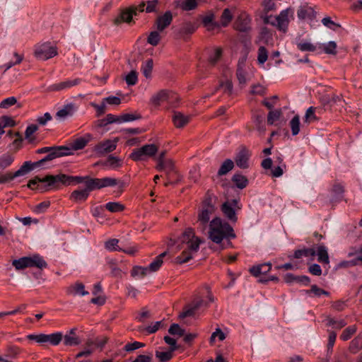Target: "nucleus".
<instances>
[{
	"label": "nucleus",
	"instance_id": "6ab92c4d",
	"mask_svg": "<svg viewBox=\"0 0 362 362\" xmlns=\"http://www.w3.org/2000/svg\"><path fill=\"white\" fill-rule=\"evenodd\" d=\"M76 110V107L74 103L66 104L63 108L57 112L56 117L59 119H65L69 117L73 116Z\"/></svg>",
	"mask_w": 362,
	"mask_h": 362
},
{
	"label": "nucleus",
	"instance_id": "412c9836",
	"mask_svg": "<svg viewBox=\"0 0 362 362\" xmlns=\"http://www.w3.org/2000/svg\"><path fill=\"white\" fill-rule=\"evenodd\" d=\"M89 193L90 192L86 187L84 189H76L73 191L70 194V199L76 203L83 202L88 199Z\"/></svg>",
	"mask_w": 362,
	"mask_h": 362
},
{
	"label": "nucleus",
	"instance_id": "393cba45",
	"mask_svg": "<svg viewBox=\"0 0 362 362\" xmlns=\"http://www.w3.org/2000/svg\"><path fill=\"white\" fill-rule=\"evenodd\" d=\"M190 117L185 115L181 112H175L173 117V121L177 128H182L189 123Z\"/></svg>",
	"mask_w": 362,
	"mask_h": 362
},
{
	"label": "nucleus",
	"instance_id": "774afa93",
	"mask_svg": "<svg viewBox=\"0 0 362 362\" xmlns=\"http://www.w3.org/2000/svg\"><path fill=\"white\" fill-rule=\"evenodd\" d=\"M168 332L172 335H178L180 337L185 334V330L182 329L178 324H173L170 327Z\"/></svg>",
	"mask_w": 362,
	"mask_h": 362
},
{
	"label": "nucleus",
	"instance_id": "052dcab7",
	"mask_svg": "<svg viewBox=\"0 0 362 362\" xmlns=\"http://www.w3.org/2000/svg\"><path fill=\"white\" fill-rule=\"evenodd\" d=\"M21 352L19 347L14 345H8L6 347V356L11 358H16Z\"/></svg>",
	"mask_w": 362,
	"mask_h": 362
},
{
	"label": "nucleus",
	"instance_id": "79ce46f5",
	"mask_svg": "<svg viewBox=\"0 0 362 362\" xmlns=\"http://www.w3.org/2000/svg\"><path fill=\"white\" fill-rule=\"evenodd\" d=\"M327 325L332 326L334 329H340L346 325V322L344 320H334L332 317H327L326 319Z\"/></svg>",
	"mask_w": 362,
	"mask_h": 362
},
{
	"label": "nucleus",
	"instance_id": "7ed1b4c3",
	"mask_svg": "<svg viewBox=\"0 0 362 362\" xmlns=\"http://www.w3.org/2000/svg\"><path fill=\"white\" fill-rule=\"evenodd\" d=\"M36 153L38 154L42 153H48L45 158L42 159L35 162L31 163L33 166V169L34 167L40 166V165L47 162L57 158H59L64 156H69L71 153V149L66 146H47L39 148L36 151Z\"/></svg>",
	"mask_w": 362,
	"mask_h": 362
},
{
	"label": "nucleus",
	"instance_id": "c03bdc74",
	"mask_svg": "<svg viewBox=\"0 0 362 362\" xmlns=\"http://www.w3.org/2000/svg\"><path fill=\"white\" fill-rule=\"evenodd\" d=\"M357 327L356 325H351L346 327L340 335V339L343 341H347L356 333Z\"/></svg>",
	"mask_w": 362,
	"mask_h": 362
},
{
	"label": "nucleus",
	"instance_id": "aec40b11",
	"mask_svg": "<svg viewBox=\"0 0 362 362\" xmlns=\"http://www.w3.org/2000/svg\"><path fill=\"white\" fill-rule=\"evenodd\" d=\"M137 8H129L123 11L120 16L115 20V24L121 23L122 22L130 23L132 20L133 15H136Z\"/></svg>",
	"mask_w": 362,
	"mask_h": 362
},
{
	"label": "nucleus",
	"instance_id": "ddd939ff",
	"mask_svg": "<svg viewBox=\"0 0 362 362\" xmlns=\"http://www.w3.org/2000/svg\"><path fill=\"white\" fill-rule=\"evenodd\" d=\"M251 18L246 13H241L236 18L233 27L240 32H247L250 30Z\"/></svg>",
	"mask_w": 362,
	"mask_h": 362
},
{
	"label": "nucleus",
	"instance_id": "e433bc0d",
	"mask_svg": "<svg viewBox=\"0 0 362 362\" xmlns=\"http://www.w3.org/2000/svg\"><path fill=\"white\" fill-rule=\"evenodd\" d=\"M86 187L89 192L101 189L100 178H91L88 177L86 182Z\"/></svg>",
	"mask_w": 362,
	"mask_h": 362
},
{
	"label": "nucleus",
	"instance_id": "f8f14e48",
	"mask_svg": "<svg viewBox=\"0 0 362 362\" xmlns=\"http://www.w3.org/2000/svg\"><path fill=\"white\" fill-rule=\"evenodd\" d=\"M235 208L240 209L238 202L236 199H233L231 202H226L223 203L221 206V211L223 214L233 222H236L238 219Z\"/></svg>",
	"mask_w": 362,
	"mask_h": 362
},
{
	"label": "nucleus",
	"instance_id": "a878e982",
	"mask_svg": "<svg viewBox=\"0 0 362 362\" xmlns=\"http://www.w3.org/2000/svg\"><path fill=\"white\" fill-rule=\"evenodd\" d=\"M272 269V264L270 263H266L254 266L250 269V272L256 277L259 276L262 274H266Z\"/></svg>",
	"mask_w": 362,
	"mask_h": 362
},
{
	"label": "nucleus",
	"instance_id": "ea45409f",
	"mask_svg": "<svg viewBox=\"0 0 362 362\" xmlns=\"http://www.w3.org/2000/svg\"><path fill=\"white\" fill-rule=\"evenodd\" d=\"M105 209L112 213H117L123 211L125 206L119 202H108L105 204Z\"/></svg>",
	"mask_w": 362,
	"mask_h": 362
},
{
	"label": "nucleus",
	"instance_id": "bb28decb",
	"mask_svg": "<svg viewBox=\"0 0 362 362\" xmlns=\"http://www.w3.org/2000/svg\"><path fill=\"white\" fill-rule=\"evenodd\" d=\"M29 267H37L39 269H44L47 267V262L39 255H35L32 257H28Z\"/></svg>",
	"mask_w": 362,
	"mask_h": 362
},
{
	"label": "nucleus",
	"instance_id": "f3484780",
	"mask_svg": "<svg viewBox=\"0 0 362 362\" xmlns=\"http://www.w3.org/2000/svg\"><path fill=\"white\" fill-rule=\"evenodd\" d=\"M81 82L80 78H75L74 80H68L66 81H62L58 83L52 84L49 86V89L50 91H60L64 89L71 88L72 86L78 85Z\"/></svg>",
	"mask_w": 362,
	"mask_h": 362
},
{
	"label": "nucleus",
	"instance_id": "f257e3e1",
	"mask_svg": "<svg viewBox=\"0 0 362 362\" xmlns=\"http://www.w3.org/2000/svg\"><path fill=\"white\" fill-rule=\"evenodd\" d=\"M89 176H71L65 174L56 175H47L41 178L35 176L29 180L27 186L31 189H37L40 192H47L52 189H59L62 186H69L73 183H82L87 182Z\"/></svg>",
	"mask_w": 362,
	"mask_h": 362
},
{
	"label": "nucleus",
	"instance_id": "13d9d810",
	"mask_svg": "<svg viewBox=\"0 0 362 362\" xmlns=\"http://www.w3.org/2000/svg\"><path fill=\"white\" fill-rule=\"evenodd\" d=\"M141 118V115L139 113H126L120 116V123L132 122Z\"/></svg>",
	"mask_w": 362,
	"mask_h": 362
},
{
	"label": "nucleus",
	"instance_id": "4be33fe9",
	"mask_svg": "<svg viewBox=\"0 0 362 362\" xmlns=\"http://www.w3.org/2000/svg\"><path fill=\"white\" fill-rule=\"evenodd\" d=\"M156 168L158 171H165L166 177H170L175 170V163L172 159H168L160 165H156Z\"/></svg>",
	"mask_w": 362,
	"mask_h": 362
},
{
	"label": "nucleus",
	"instance_id": "4c0bfd02",
	"mask_svg": "<svg viewBox=\"0 0 362 362\" xmlns=\"http://www.w3.org/2000/svg\"><path fill=\"white\" fill-rule=\"evenodd\" d=\"M12 265L17 270H22L29 267L28 257H23L18 259H14L12 262Z\"/></svg>",
	"mask_w": 362,
	"mask_h": 362
},
{
	"label": "nucleus",
	"instance_id": "20e7f679",
	"mask_svg": "<svg viewBox=\"0 0 362 362\" xmlns=\"http://www.w3.org/2000/svg\"><path fill=\"white\" fill-rule=\"evenodd\" d=\"M158 151V147L156 144H145L140 148L134 149L129 158L136 162L146 161L155 156Z\"/></svg>",
	"mask_w": 362,
	"mask_h": 362
},
{
	"label": "nucleus",
	"instance_id": "c9c22d12",
	"mask_svg": "<svg viewBox=\"0 0 362 362\" xmlns=\"http://www.w3.org/2000/svg\"><path fill=\"white\" fill-rule=\"evenodd\" d=\"M234 167V163L230 159H226L221 165L218 171V175L221 176L227 174L229 171H230Z\"/></svg>",
	"mask_w": 362,
	"mask_h": 362
},
{
	"label": "nucleus",
	"instance_id": "9d476101",
	"mask_svg": "<svg viewBox=\"0 0 362 362\" xmlns=\"http://www.w3.org/2000/svg\"><path fill=\"white\" fill-rule=\"evenodd\" d=\"M117 141V138L113 140H103L93 147V151L98 156H103L111 153L116 149Z\"/></svg>",
	"mask_w": 362,
	"mask_h": 362
},
{
	"label": "nucleus",
	"instance_id": "b1692460",
	"mask_svg": "<svg viewBox=\"0 0 362 362\" xmlns=\"http://www.w3.org/2000/svg\"><path fill=\"white\" fill-rule=\"evenodd\" d=\"M176 6L183 11H189L197 7V0H175Z\"/></svg>",
	"mask_w": 362,
	"mask_h": 362
},
{
	"label": "nucleus",
	"instance_id": "0eeeda50",
	"mask_svg": "<svg viewBox=\"0 0 362 362\" xmlns=\"http://www.w3.org/2000/svg\"><path fill=\"white\" fill-rule=\"evenodd\" d=\"M57 49L50 42L37 44L35 46L34 55L40 60H47L57 55Z\"/></svg>",
	"mask_w": 362,
	"mask_h": 362
},
{
	"label": "nucleus",
	"instance_id": "c85d7f7f",
	"mask_svg": "<svg viewBox=\"0 0 362 362\" xmlns=\"http://www.w3.org/2000/svg\"><path fill=\"white\" fill-rule=\"evenodd\" d=\"M316 254L317 255V260L324 264H329V259L327 252V249L324 245H320L317 247L316 250Z\"/></svg>",
	"mask_w": 362,
	"mask_h": 362
},
{
	"label": "nucleus",
	"instance_id": "a18cd8bd",
	"mask_svg": "<svg viewBox=\"0 0 362 362\" xmlns=\"http://www.w3.org/2000/svg\"><path fill=\"white\" fill-rule=\"evenodd\" d=\"M268 59V51L264 46H260L257 51V62L264 64Z\"/></svg>",
	"mask_w": 362,
	"mask_h": 362
},
{
	"label": "nucleus",
	"instance_id": "864d4df0",
	"mask_svg": "<svg viewBox=\"0 0 362 362\" xmlns=\"http://www.w3.org/2000/svg\"><path fill=\"white\" fill-rule=\"evenodd\" d=\"M120 183L116 178L112 177H103L100 178L101 189L107 187H113Z\"/></svg>",
	"mask_w": 362,
	"mask_h": 362
},
{
	"label": "nucleus",
	"instance_id": "c756f323",
	"mask_svg": "<svg viewBox=\"0 0 362 362\" xmlns=\"http://www.w3.org/2000/svg\"><path fill=\"white\" fill-rule=\"evenodd\" d=\"M167 255V252H164L157 256L156 259L149 264L148 267H146L148 269V272H154L158 271L161 267L163 261V258Z\"/></svg>",
	"mask_w": 362,
	"mask_h": 362
},
{
	"label": "nucleus",
	"instance_id": "f03ea898",
	"mask_svg": "<svg viewBox=\"0 0 362 362\" xmlns=\"http://www.w3.org/2000/svg\"><path fill=\"white\" fill-rule=\"evenodd\" d=\"M209 238L214 243L220 244L224 238H235V234L228 223L216 217L210 221Z\"/></svg>",
	"mask_w": 362,
	"mask_h": 362
},
{
	"label": "nucleus",
	"instance_id": "6e6d98bb",
	"mask_svg": "<svg viewBox=\"0 0 362 362\" xmlns=\"http://www.w3.org/2000/svg\"><path fill=\"white\" fill-rule=\"evenodd\" d=\"M323 51L327 54H337V44L334 41H330L323 45Z\"/></svg>",
	"mask_w": 362,
	"mask_h": 362
},
{
	"label": "nucleus",
	"instance_id": "de8ad7c7",
	"mask_svg": "<svg viewBox=\"0 0 362 362\" xmlns=\"http://www.w3.org/2000/svg\"><path fill=\"white\" fill-rule=\"evenodd\" d=\"M220 88L223 89L224 93L230 95L233 92V83L230 80H226L225 81H222L219 83V85L216 88V90Z\"/></svg>",
	"mask_w": 362,
	"mask_h": 362
},
{
	"label": "nucleus",
	"instance_id": "9b49d317",
	"mask_svg": "<svg viewBox=\"0 0 362 362\" xmlns=\"http://www.w3.org/2000/svg\"><path fill=\"white\" fill-rule=\"evenodd\" d=\"M250 156V151L245 146H241L235 157V164L242 169L248 168Z\"/></svg>",
	"mask_w": 362,
	"mask_h": 362
},
{
	"label": "nucleus",
	"instance_id": "5fc2aeb1",
	"mask_svg": "<svg viewBox=\"0 0 362 362\" xmlns=\"http://www.w3.org/2000/svg\"><path fill=\"white\" fill-rule=\"evenodd\" d=\"M13 158L9 154H4L0 157V170H4L11 165Z\"/></svg>",
	"mask_w": 362,
	"mask_h": 362
},
{
	"label": "nucleus",
	"instance_id": "bf43d9fd",
	"mask_svg": "<svg viewBox=\"0 0 362 362\" xmlns=\"http://www.w3.org/2000/svg\"><path fill=\"white\" fill-rule=\"evenodd\" d=\"M298 48L303 52H315L316 46L309 42H303L297 44Z\"/></svg>",
	"mask_w": 362,
	"mask_h": 362
},
{
	"label": "nucleus",
	"instance_id": "4d7b16f0",
	"mask_svg": "<svg viewBox=\"0 0 362 362\" xmlns=\"http://www.w3.org/2000/svg\"><path fill=\"white\" fill-rule=\"evenodd\" d=\"M160 40V36L158 31L151 32L147 38V42L153 46L158 45Z\"/></svg>",
	"mask_w": 362,
	"mask_h": 362
},
{
	"label": "nucleus",
	"instance_id": "e2e57ef3",
	"mask_svg": "<svg viewBox=\"0 0 362 362\" xmlns=\"http://www.w3.org/2000/svg\"><path fill=\"white\" fill-rule=\"evenodd\" d=\"M307 293H313L315 296L320 297L322 295L329 296V292L325 290L319 288L317 285H312L310 290L306 291Z\"/></svg>",
	"mask_w": 362,
	"mask_h": 362
},
{
	"label": "nucleus",
	"instance_id": "37998d69",
	"mask_svg": "<svg viewBox=\"0 0 362 362\" xmlns=\"http://www.w3.org/2000/svg\"><path fill=\"white\" fill-rule=\"evenodd\" d=\"M191 250H184L180 255L175 258V262L179 264H182L187 262L192 258V253Z\"/></svg>",
	"mask_w": 362,
	"mask_h": 362
},
{
	"label": "nucleus",
	"instance_id": "680f3d73",
	"mask_svg": "<svg viewBox=\"0 0 362 362\" xmlns=\"http://www.w3.org/2000/svg\"><path fill=\"white\" fill-rule=\"evenodd\" d=\"M281 115L280 109L270 111L267 116V122L269 124H273L275 121L279 119Z\"/></svg>",
	"mask_w": 362,
	"mask_h": 362
},
{
	"label": "nucleus",
	"instance_id": "473e14b6",
	"mask_svg": "<svg viewBox=\"0 0 362 362\" xmlns=\"http://www.w3.org/2000/svg\"><path fill=\"white\" fill-rule=\"evenodd\" d=\"M169 94L168 91L162 90L152 97L151 102L155 105H158L160 103L168 100Z\"/></svg>",
	"mask_w": 362,
	"mask_h": 362
},
{
	"label": "nucleus",
	"instance_id": "423d86ee",
	"mask_svg": "<svg viewBox=\"0 0 362 362\" xmlns=\"http://www.w3.org/2000/svg\"><path fill=\"white\" fill-rule=\"evenodd\" d=\"M27 338L30 340L35 341L42 346H45L46 344H49L52 346H57L62 341L63 334L62 332H55L50 334H29L27 336Z\"/></svg>",
	"mask_w": 362,
	"mask_h": 362
},
{
	"label": "nucleus",
	"instance_id": "0e129e2a",
	"mask_svg": "<svg viewBox=\"0 0 362 362\" xmlns=\"http://www.w3.org/2000/svg\"><path fill=\"white\" fill-rule=\"evenodd\" d=\"M148 273V269L146 267H143L140 266H135L133 267L131 275L133 277H135L136 276H141V277L145 276Z\"/></svg>",
	"mask_w": 362,
	"mask_h": 362
},
{
	"label": "nucleus",
	"instance_id": "72a5a7b5",
	"mask_svg": "<svg viewBox=\"0 0 362 362\" xmlns=\"http://www.w3.org/2000/svg\"><path fill=\"white\" fill-rule=\"evenodd\" d=\"M232 180L235 184L236 187L240 189L246 187L248 184V180L246 177L240 174H235L232 177Z\"/></svg>",
	"mask_w": 362,
	"mask_h": 362
},
{
	"label": "nucleus",
	"instance_id": "dca6fc26",
	"mask_svg": "<svg viewBox=\"0 0 362 362\" xmlns=\"http://www.w3.org/2000/svg\"><path fill=\"white\" fill-rule=\"evenodd\" d=\"M196 29L197 26L194 23L189 21L184 22L180 25L177 35L180 38H185L186 35L194 33Z\"/></svg>",
	"mask_w": 362,
	"mask_h": 362
},
{
	"label": "nucleus",
	"instance_id": "6e6552de",
	"mask_svg": "<svg viewBox=\"0 0 362 362\" xmlns=\"http://www.w3.org/2000/svg\"><path fill=\"white\" fill-rule=\"evenodd\" d=\"M181 241L187 245V249L192 252H197L199 248L202 240L195 236L194 230L191 228H187L182 233Z\"/></svg>",
	"mask_w": 362,
	"mask_h": 362
},
{
	"label": "nucleus",
	"instance_id": "4468645a",
	"mask_svg": "<svg viewBox=\"0 0 362 362\" xmlns=\"http://www.w3.org/2000/svg\"><path fill=\"white\" fill-rule=\"evenodd\" d=\"M91 139L92 136L90 134H87L83 137H79L74 140L71 144V147H69L71 152L70 155L73 154V151L83 149Z\"/></svg>",
	"mask_w": 362,
	"mask_h": 362
},
{
	"label": "nucleus",
	"instance_id": "338daca9",
	"mask_svg": "<svg viewBox=\"0 0 362 362\" xmlns=\"http://www.w3.org/2000/svg\"><path fill=\"white\" fill-rule=\"evenodd\" d=\"M126 83L129 86H134L137 83L138 77L136 71H131L125 78Z\"/></svg>",
	"mask_w": 362,
	"mask_h": 362
},
{
	"label": "nucleus",
	"instance_id": "cd10ccee",
	"mask_svg": "<svg viewBox=\"0 0 362 362\" xmlns=\"http://www.w3.org/2000/svg\"><path fill=\"white\" fill-rule=\"evenodd\" d=\"M315 255L316 250L314 248H303L296 250L293 254V257L300 259L302 257H311V260H313Z\"/></svg>",
	"mask_w": 362,
	"mask_h": 362
},
{
	"label": "nucleus",
	"instance_id": "49530a36",
	"mask_svg": "<svg viewBox=\"0 0 362 362\" xmlns=\"http://www.w3.org/2000/svg\"><path fill=\"white\" fill-rule=\"evenodd\" d=\"M64 344L65 346H76L81 343V340L78 336H72L71 334H65L63 336Z\"/></svg>",
	"mask_w": 362,
	"mask_h": 362
},
{
	"label": "nucleus",
	"instance_id": "f704fd0d",
	"mask_svg": "<svg viewBox=\"0 0 362 362\" xmlns=\"http://www.w3.org/2000/svg\"><path fill=\"white\" fill-rule=\"evenodd\" d=\"M332 192L333 193L332 202H337L342 199L344 189L341 184H335L332 187Z\"/></svg>",
	"mask_w": 362,
	"mask_h": 362
},
{
	"label": "nucleus",
	"instance_id": "39448f33",
	"mask_svg": "<svg viewBox=\"0 0 362 362\" xmlns=\"http://www.w3.org/2000/svg\"><path fill=\"white\" fill-rule=\"evenodd\" d=\"M215 207L211 204L210 201L206 200L202 203V209L198 212L197 222L199 223L198 228L202 232H205L211 216L214 213Z\"/></svg>",
	"mask_w": 362,
	"mask_h": 362
},
{
	"label": "nucleus",
	"instance_id": "5701e85b",
	"mask_svg": "<svg viewBox=\"0 0 362 362\" xmlns=\"http://www.w3.org/2000/svg\"><path fill=\"white\" fill-rule=\"evenodd\" d=\"M298 17L300 19H313L315 17V11L312 7L308 6H300L297 11Z\"/></svg>",
	"mask_w": 362,
	"mask_h": 362
},
{
	"label": "nucleus",
	"instance_id": "58836bf2",
	"mask_svg": "<svg viewBox=\"0 0 362 362\" xmlns=\"http://www.w3.org/2000/svg\"><path fill=\"white\" fill-rule=\"evenodd\" d=\"M153 62L152 59H149L142 65L141 71L144 76L146 78H149L151 76V73L153 70Z\"/></svg>",
	"mask_w": 362,
	"mask_h": 362
},
{
	"label": "nucleus",
	"instance_id": "1a4fd4ad",
	"mask_svg": "<svg viewBox=\"0 0 362 362\" xmlns=\"http://www.w3.org/2000/svg\"><path fill=\"white\" fill-rule=\"evenodd\" d=\"M33 170L31 162L26 161L23 165L15 173L8 172L4 174H0V184H4L11 182L15 177L23 175Z\"/></svg>",
	"mask_w": 362,
	"mask_h": 362
},
{
	"label": "nucleus",
	"instance_id": "8fccbe9b",
	"mask_svg": "<svg viewBox=\"0 0 362 362\" xmlns=\"http://www.w3.org/2000/svg\"><path fill=\"white\" fill-rule=\"evenodd\" d=\"M118 243V239H110L105 243V247L107 250L110 251H121L122 249L119 247Z\"/></svg>",
	"mask_w": 362,
	"mask_h": 362
},
{
	"label": "nucleus",
	"instance_id": "603ef678",
	"mask_svg": "<svg viewBox=\"0 0 362 362\" xmlns=\"http://www.w3.org/2000/svg\"><path fill=\"white\" fill-rule=\"evenodd\" d=\"M290 127L292 134L297 135L300 132V117L298 115L294 116L290 122Z\"/></svg>",
	"mask_w": 362,
	"mask_h": 362
},
{
	"label": "nucleus",
	"instance_id": "2f4dec72",
	"mask_svg": "<svg viewBox=\"0 0 362 362\" xmlns=\"http://www.w3.org/2000/svg\"><path fill=\"white\" fill-rule=\"evenodd\" d=\"M233 18V12L232 9L225 8L221 16V25L223 27H226L229 25Z\"/></svg>",
	"mask_w": 362,
	"mask_h": 362
},
{
	"label": "nucleus",
	"instance_id": "3c124183",
	"mask_svg": "<svg viewBox=\"0 0 362 362\" xmlns=\"http://www.w3.org/2000/svg\"><path fill=\"white\" fill-rule=\"evenodd\" d=\"M38 129V127L36 124H31L27 127L25 132V137L28 140L29 143H33L35 138L32 137V135L36 132Z\"/></svg>",
	"mask_w": 362,
	"mask_h": 362
},
{
	"label": "nucleus",
	"instance_id": "2eb2a0df",
	"mask_svg": "<svg viewBox=\"0 0 362 362\" xmlns=\"http://www.w3.org/2000/svg\"><path fill=\"white\" fill-rule=\"evenodd\" d=\"M173 21V15L170 11H166L163 16L156 19V28L158 31H163L170 25Z\"/></svg>",
	"mask_w": 362,
	"mask_h": 362
},
{
	"label": "nucleus",
	"instance_id": "69168bd1",
	"mask_svg": "<svg viewBox=\"0 0 362 362\" xmlns=\"http://www.w3.org/2000/svg\"><path fill=\"white\" fill-rule=\"evenodd\" d=\"M222 54V49L216 48L214 52L209 57V62L212 65H215L216 62L221 59Z\"/></svg>",
	"mask_w": 362,
	"mask_h": 362
},
{
	"label": "nucleus",
	"instance_id": "a19ab883",
	"mask_svg": "<svg viewBox=\"0 0 362 362\" xmlns=\"http://www.w3.org/2000/svg\"><path fill=\"white\" fill-rule=\"evenodd\" d=\"M197 310L194 305L191 303L183 308V311L179 315V318L184 319L187 317L193 316Z\"/></svg>",
	"mask_w": 362,
	"mask_h": 362
},
{
	"label": "nucleus",
	"instance_id": "7c9ffc66",
	"mask_svg": "<svg viewBox=\"0 0 362 362\" xmlns=\"http://www.w3.org/2000/svg\"><path fill=\"white\" fill-rule=\"evenodd\" d=\"M68 292L74 295L85 296L88 294V292L85 291L84 285L81 282H76L69 288Z\"/></svg>",
	"mask_w": 362,
	"mask_h": 362
},
{
	"label": "nucleus",
	"instance_id": "a211bd4d",
	"mask_svg": "<svg viewBox=\"0 0 362 362\" xmlns=\"http://www.w3.org/2000/svg\"><path fill=\"white\" fill-rule=\"evenodd\" d=\"M274 22L280 30L285 31L288 25V10H284L278 16L274 17Z\"/></svg>",
	"mask_w": 362,
	"mask_h": 362
},
{
	"label": "nucleus",
	"instance_id": "09e8293b",
	"mask_svg": "<svg viewBox=\"0 0 362 362\" xmlns=\"http://www.w3.org/2000/svg\"><path fill=\"white\" fill-rule=\"evenodd\" d=\"M173 352L170 350L168 351H156V357L160 362H168L173 358Z\"/></svg>",
	"mask_w": 362,
	"mask_h": 362
}]
</instances>
